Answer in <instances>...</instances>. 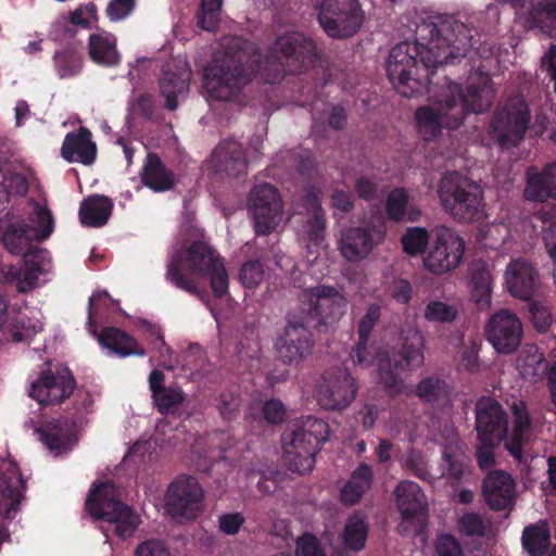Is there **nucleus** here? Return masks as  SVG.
Masks as SVG:
<instances>
[{"mask_svg": "<svg viewBox=\"0 0 556 556\" xmlns=\"http://www.w3.org/2000/svg\"><path fill=\"white\" fill-rule=\"evenodd\" d=\"M372 483V470L367 464H361L351 475L341 490V501L345 505L356 504Z\"/></svg>", "mask_w": 556, "mask_h": 556, "instance_id": "79ce46f5", "label": "nucleus"}, {"mask_svg": "<svg viewBox=\"0 0 556 556\" xmlns=\"http://www.w3.org/2000/svg\"><path fill=\"white\" fill-rule=\"evenodd\" d=\"M530 29H540L551 34L556 26V0H539L530 4L526 16Z\"/></svg>", "mask_w": 556, "mask_h": 556, "instance_id": "a19ab883", "label": "nucleus"}, {"mask_svg": "<svg viewBox=\"0 0 556 556\" xmlns=\"http://www.w3.org/2000/svg\"><path fill=\"white\" fill-rule=\"evenodd\" d=\"M407 194L403 189L393 190L387 199V212L391 219L402 220L406 214Z\"/></svg>", "mask_w": 556, "mask_h": 556, "instance_id": "4d7b16f0", "label": "nucleus"}, {"mask_svg": "<svg viewBox=\"0 0 556 556\" xmlns=\"http://www.w3.org/2000/svg\"><path fill=\"white\" fill-rule=\"evenodd\" d=\"M452 97L445 96L442 100L432 101L419 106L415 112L418 134L425 141L439 138L444 128L450 126L452 116Z\"/></svg>", "mask_w": 556, "mask_h": 556, "instance_id": "4be33fe9", "label": "nucleus"}, {"mask_svg": "<svg viewBox=\"0 0 556 556\" xmlns=\"http://www.w3.org/2000/svg\"><path fill=\"white\" fill-rule=\"evenodd\" d=\"M1 239L5 249L16 255H23L33 249L36 233L24 222L12 223L9 218L0 220Z\"/></svg>", "mask_w": 556, "mask_h": 556, "instance_id": "2f4dec72", "label": "nucleus"}, {"mask_svg": "<svg viewBox=\"0 0 556 556\" xmlns=\"http://www.w3.org/2000/svg\"><path fill=\"white\" fill-rule=\"evenodd\" d=\"M395 504L402 521L397 530L403 535L417 534L425 520L427 498L419 484L414 481H401L394 489Z\"/></svg>", "mask_w": 556, "mask_h": 556, "instance_id": "f3484780", "label": "nucleus"}, {"mask_svg": "<svg viewBox=\"0 0 556 556\" xmlns=\"http://www.w3.org/2000/svg\"><path fill=\"white\" fill-rule=\"evenodd\" d=\"M34 227L30 229L36 233V241H43L53 230V218L51 212L46 207H37L31 219Z\"/></svg>", "mask_w": 556, "mask_h": 556, "instance_id": "5fc2aeb1", "label": "nucleus"}, {"mask_svg": "<svg viewBox=\"0 0 556 556\" xmlns=\"http://www.w3.org/2000/svg\"><path fill=\"white\" fill-rule=\"evenodd\" d=\"M484 332L494 350L510 354L518 350L522 341V324L515 312L500 309L490 316Z\"/></svg>", "mask_w": 556, "mask_h": 556, "instance_id": "6ab92c4d", "label": "nucleus"}, {"mask_svg": "<svg viewBox=\"0 0 556 556\" xmlns=\"http://www.w3.org/2000/svg\"><path fill=\"white\" fill-rule=\"evenodd\" d=\"M75 388L76 381L68 368L48 362L30 383L28 395L40 405L50 406L64 402Z\"/></svg>", "mask_w": 556, "mask_h": 556, "instance_id": "ddd939ff", "label": "nucleus"}, {"mask_svg": "<svg viewBox=\"0 0 556 556\" xmlns=\"http://www.w3.org/2000/svg\"><path fill=\"white\" fill-rule=\"evenodd\" d=\"M210 277L211 288L215 296L222 298L228 290V275L217 251L207 242H192L185 252H176L166 270V278L177 288L193 295L203 296L192 277Z\"/></svg>", "mask_w": 556, "mask_h": 556, "instance_id": "f03ea898", "label": "nucleus"}, {"mask_svg": "<svg viewBox=\"0 0 556 556\" xmlns=\"http://www.w3.org/2000/svg\"><path fill=\"white\" fill-rule=\"evenodd\" d=\"M296 556H326L317 538L313 534H304L296 541Z\"/></svg>", "mask_w": 556, "mask_h": 556, "instance_id": "052dcab7", "label": "nucleus"}, {"mask_svg": "<svg viewBox=\"0 0 556 556\" xmlns=\"http://www.w3.org/2000/svg\"><path fill=\"white\" fill-rule=\"evenodd\" d=\"M25 481L14 462L0 459V515L11 518L23 498Z\"/></svg>", "mask_w": 556, "mask_h": 556, "instance_id": "b1692460", "label": "nucleus"}, {"mask_svg": "<svg viewBox=\"0 0 556 556\" xmlns=\"http://www.w3.org/2000/svg\"><path fill=\"white\" fill-rule=\"evenodd\" d=\"M531 123V111L522 98L509 99L505 106L497 109L491 127L502 149L517 147L526 137Z\"/></svg>", "mask_w": 556, "mask_h": 556, "instance_id": "f8f14e48", "label": "nucleus"}, {"mask_svg": "<svg viewBox=\"0 0 556 556\" xmlns=\"http://www.w3.org/2000/svg\"><path fill=\"white\" fill-rule=\"evenodd\" d=\"M248 206L257 235L270 233L282 220V201L278 190L269 184L256 185L251 189Z\"/></svg>", "mask_w": 556, "mask_h": 556, "instance_id": "2eb2a0df", "label": "nucleus"}, {"mask_svg": "<svg viewBox=\"0 0 556 556\" xmlns=\"http://www.w3.org/2000/svg\"><path fill=\"white\" fill-rule=\"evenodd\" d=\"M434 243L427 257H425V266L434 274H443L450 270L451 261L447 248L448 241L452 239V231L445 226L434 228Z\"/></svg>", "mask_w": 556, "mask_h": 556, "instance_id": "c9c22d12", "label": "nucleus"}, {"mask_svg": "<svg viewBox=\"0 0 556 556\" xmlns=\"http://www.w3.org/2000/svg\"><path fill=\"white\" fill-rule=\"evenodd\" d=\"M380 319V307L377 304L370 305L366 314L358 323V337L369 339V336Z\"/></svg>", "mask_w": 556, "mask_h": 556, "instance_id": "e2e57ef3", "label": "nucleus"}, {"mask_svg": "<svg viewBox=\"0 0 556 556\" xmlns=\"http://www.w3.org/2000/svg\"><path fill=\"white\" fill-rule=\"evenodd\" d=\"M302 202L306 211V219L302 225L301 233L313 244L320 245L325 239L326 216L320 204L319 191L314 187L306 188Z\"/></svg>", "mask_w": 556, "mask_h": 556, "instance_id": "c85d7f7f", "label": "nucleus"}, {"mask_svg": "<svg viewBox=\"0 0 556 556\" xmlns=\"http://www.w3.org/2000/svg\"><path fill=\"white\" fill-rule=\"evenodd\" d=\"M454 92L460 97L466 114H480L489 110L495 97L493 80L489 75H479L478 81L469 84L465 91L462 85L454 81Z\"/></svg>", "mask_w": 556, "mask_h": 556, "instance_id": "cd10ccee", "label": "nucleus"}, {"mask_svg": "<svg viewBox=\"0 0 556 556\" xmlns=\"http://www.w3.org/2000/svg\"><path fill=\"white\" fill-rule=\"evenodd\" d=\"M22 256L23 266L27 269L34 270L37 275L45 274L49 270L50 262L47 260V253L45 250L34 247Z\"/></svg>", "mask_w": 556, "mask_h": 556, "instance_id": "bf43d9fd", "label": "nucleus"}, {"mask_svg": "<svg viewBox=\"0 0 556 556\" xmlns=\"http://www.w3.org/2000/svg\"><path fill=\"white\" fill-rule=\"evenodd\" d=\"M302 299L308 303L306 311H295L307 316V324L316 321L318 331L333 329L346 312V298L334 287L319 285L302 292Z\"/></svg>", "mask_w": 556, "mask_h": 556, "instance_id": "9d476101", "label": "nucleus"}, {"mask_svg": "<svg viewBox=\"0 0 556 556\" xmlns=\"http://www.w3.org/2000/svg\"><path fill=\"white\" fill-rule=\"evenodd\" d=\"M261 54L254 42L226 37L213 64L205 71L208 94L218 101H235L250 84L260 66Z\"/></svg>", "mask_w": 556, "mask_h": 556, "instance_id": "f257e3e1", "label": "nucleus"}, {"mask_svg": "<svg viewBox=\"0 0 556 556\" xmlns=\"http://www.w3.org/2000/svg\"><path fill=\"white\" fill-rule=\"evenodd\" d=\"M530 321L535 330L540 333H545L549 330L554 318L547 306L540 303V301H530L529 303Z\"/></svg>", "mask_w": 556, "mask_h": 556, "instance_id": "864d4df0", "label": "nucleus"}, {"mask_svg": "<svg viewBox=\"0 0 556 556\" xmlns=\"http://www.w3.org/2000/svg\"><path fill=\"white\" fill-rule=\"evenodd\" d=\"M264 278L263 265L258 261H248L240 269V280L250 289L256 288Z\"/></svg>", "mask_w": 556, "mask_h": 556, "instance_id": "13d9d810", "label": "nucleus"}, {"mask_svg": "<svg viewBox=\"0 0 556 556\" xmlns=\"http://www.w3.org/2000/svg\"><path fill=\"white\" fill-rule=\"evenodd\" d=\"M469 295L478 311L492 304V277L484 261H473L469 266Z\"/></svg>", "mask_w": 556, "mask_h": 556, "instance_id": "7c9ffc66", "label": "nucleus"}, {"mask_svg": "<svg viewBox=\"0 0 556 556\" xmlns=\"http://www.w3.org/2000/svg\"><path fill=\"white\" fill-rule=\"evenodd\" d=\"M521 543L530 556H542L551 547V530L545 523L527 526L522 531Z\"/></svg>", "mask_w": 556, "mask_h": 556, "instance_id": "37998d69", "label": "nucleus"}, {"mask_svg": "<svg viewBox=\"0 0 556 556\" xmlns=\"http://www.w3.org/2000/svg\"><path fill=\"white\" fill-rule=\"evenodd\" d=\"M386 233L383 224L351 226L341 231L338 249L348 262L359 263L384 241Z\"/></svg>", "mask_w": 556, "mask_h": 556, "instance_id": "dca6fc26", "label": "nucleus"}, {"mask_svg": "<svg viewBox=\"0 0 556 556\" xmlns=\"http://www.w3.org/2000/svg\"><path fill=\"white\" fill-rule=\"evenodd\" d=\"M505 286L516 299L531 301L541 287L536 267L525 258L511 260L505 269Z\"/></svg>", "mask_w": 556, "mask_h": 556, "instance_id": "aec40b11", "label": "nucleus"}, {"mask_svg": "<svg viewBox=\"0 0 556 556\" xmlns=\"http://www.w3.org/2000/svg\"><path fill=\"white\" fill-rule=\"evenodd\" d=\"M191 75V70L184 60H173L163 65L160 92L165 98L167 110H176L178 100L187 96Z\"/></svg>", "mask_w": 556, "mask_h": 556, "instance_id": "412c9836", "label": "nucleus"}, {"mask_svg": "<svg viewBox=\"0 0 556 556\" xmlns=\"http://www.w3.org/2000/svg\"><path fill=\"white\" fill-rule=\"evenodd\" d=\"M428 241V231L422 227L408 228L401 239L403 250L412 256L422 253Z\"/></svg>", "mask_w": 556, "mask_h": 556, "instance_id": "09e8293b", "label": "nucleus"}, {"mask_svg": "<svg viewBox=\"0 0 556 556\" xmlns=\"http://www.w3.org/2000/svg\"><path fill=\"white\" fill-rule=\"evenodd\" d=\"M134 556H170V554L162 541L151 539L140 543L136 547Z\"/></svg>", "mask_w": 556, "mask_h": 556, "instance_id": "0e129e2a", "label": "nucleus"}, {"mask_svg": "<svg viewBox=\"0 0 556 556\" xmlns=\"http://www.w3.org/2000/svg\"><path fill=\"white\" fill-rule=\"evenodd\" d=\"M328 434L327 422L313 416L289 425L282 434L283 457L288 468L300 475L311 472L319 445L327 441Z\"/></svg>", "mask_w": 556, "mask_h": 556, "instance_id": "39448f33", "label": "nucleus"}, {"mask_svg": "<svg viewBox=\"0 0 556 556\" xmlns=\"http://www.w3.org/2000/svg\"><path fill=\"white\" fill-rule=\"evenodd\" d=\"M479 446L476 451V458L478 467L481 469H490L494 467V448L498 442H479Z\"/></svg>", "mask_w": 556, "mask_h": 556, "instance_id": "69168bd1", "label": "nucleus"}, {"mask_svg": "<svg viewBox=\"0 0 556 556\" xmlns=\"http://www.w3.org/2000/svg\"><path fill=\"white\" fill-rule=\"evenodd\" d=\"M426 42L416 38L415 42L402 41L395 45L387 60V74L403 97L410 98L422 87V54Z\"/></svg>", "mask_w": 556, "mask_h": 556, "instance_id": "423d86ee", "label": "nucleus"}, {"mask_svg": "<svg viewBox=\"0 0 556 556\" xmlns=\"http://www.w3.org/2000/svg\"><path fill=\"white\" fill-rule=\"evenodd\" d=\"M402 466L404 469L420 479L428 480L433 478L428 470L424 455L415 450H410L407 453L406 457L402 462Z\"/></svg>", "mask_w": 556, "mask_h": 556, "instance_id": "6e6d98bb", "label": "nucleus"}, {"mask_svg": "<svg viewBox=\"0 0 556 556\" xmlns=\"http://www.w3.org/2000/svg\"><path fill=\"white\" fill-rule=\"evenodd\" d=\"M113 202L105 195H90L79 207L80 223L88 227L105 225L112 214Z\"/></svg>", "mask_w": 556, "mask_h": 556, "instance_id": "e433bc0d", "label": "nucleus"}, {"mask_svg": "<svg viewBox=\"0 0 556 556\" xmlns=\"http://www.w3.org/2000/svg\"><path fill=\"white\" fill-rule=\"evenodd\" d=\"M86 509L94 519L114 525V532L123 538L134 534L140 523L139 516L127 505L116 500L114 485L110 482L100 484L86 501Z\"/></svg>", "mask_w": 556, "mask_h": 556, "instance_id": "6e6552de", "label": "nucleus"}, {"mask_svg": "<svg viewBox=\"0 0 556 556\" xmlns=\"http://www.w3.org/2000/svg\"><path fill=\"white\" fill-rule=\"evenodd\" d=\"M62 156L68 162H78L84 165L93 163L97 154L96 143L91 140V132L80 127L76 132H70L61 149Z\"/></svg>", "mask_w": 556, "mask_h": 556, "instance_id": "c756f323", "label": "nucleus"}, {"mask_svg": "<svg viewBox=\"0 0 556 556\" xmlns=\"http://www.w3.org/2000/svg\"><path fill=\"white\" fill-rule=\"evenodd\" d=\"M223 0H201L198 13L199 26L207 31H214L220 21Z\"/></svg>", "mask_w": 556, "mask_h": 556, "instance_id": "de8ad7c7", "label": "nucleus"}, {"mask_svg": "<svg viewBox=\"0 0 556 556\" xmlns=\"http://www.w3.org/2000/svg\"><path fill=\"white\" fill-rule=\"evenodd\" d=\"M210 164L213 174L220 179L240 176L247 168L241 143L231 139L223 141L214 150Z\"/></svg>", "mask_w": 556, "mask_h": 556, "instance_id": "393cba45", "label": "nucleus"}, {"mask_svg": "<svg viewBox=\"0 0 556 556\" xmlns=\"http://www.w3.org/2000/svg\"><path fill=\"white\" fill-rule=\"evenodd\" d=\"M323 30L333 39H346L358 33L365 21L359 0H312Z\"/></svg>", "mask_w": 556, "mask_h": 556, "instance_id": "0eeeda50", "label": "nucleus"}, {"mask_svg": "<svg viewBox=\"0 0 556 556\" xmlns=\"http://www.w3.org/2000/svg\"><path fill=\"white\" fill-rule=\"evenodd\" d=\"M313 344L307 316L295 311L289 313L287 325L275 344L278 358L285 364L298 365L311 354Z\"/></svg>", "mask_w": 556, "mask_h": 556, "instance_id": "4468645a", "label": "nucleus"}, {"mask_svg": "<svg viewBox=\"0 0 556 556\" xmlns=\"http://www.w3.org/2000/svg\"><path fill=\"white\" fill-rule=\"evenodd\" d=\"M204 490L193 476L181 473L168 485L165 494L166 513L182 522L198 518L204 510Z\"/></svg>", "mask_w": 556, "mask_h": 556, "instance_id": "9b49d317", "label": "nucleus"}, {"mask_svg": "<svg viewBox=\"0 0 556 556\" xmlns=\"http://www.w3.org/2000/svg\"><path fill=\"white\" fill-rule=\"evenodd\" d=\"M140 179L143 186L155 192L170 190L176 182L174 173L165 166L155 153H148L140 172Z\"/></svg>", "mask_w": 556, "mask_h": 556, "instance_id": "72a5a7b5", "label": "nucleus"}, {"mask_svg": "<svg viewBox=\"0 0 556 556\" xmlns=\"http://www.w3.org/2000/svg\"><path fill=\"white\" fill-rule=\"evenodd\" d=\"M415 35L427 43L422 54V87L433 85L450 89L452 17L447 14L430 15L416 25Z\"/></svg>", "mask_w": 556, "mask_h": 556, "instance_id": "20e7f679", "label": "nucleus"}, {"mask_svg": "<svg viewBox=\"0 0 556 556\" xmlns=\"http://www.w3.org/2000/svg\"><path fill=\"white\" fill-rule=\"evenodd\" d=\"M416 393L426 402L441 404L448 400V386L438 377H429L418 383Z\"/></svg>", "mask_w": 556, "mask_h": 556, "instance_id": "a18cd8bd", "label": "nucleus"}, {"mask_svg": "<svg viewBox=\"0 0 556 556\" xmlns=\"http://www.w3.org/2000/svg\"><path fill=\"white\" fill-rule=\"evenodd\" d=\"M457 529L460 535L484 536L486 526L482 515L475 511H467L457 519Z\"/></svg>", "mask_w": 556, "mask_h": 556, "instance_id": "3c124183", "label": "nucleus"}, {"mask_svg": "<svg viewBox=\"0 0 556 556\" xmlns=\"http://www.w3.org/2000/svg\"><path fill=\"white\" fill-rule=\"evenodd\" d=\"M99 341L104 348L122 357L146 354L131 336L114 327L104 328L99 336Z\"/></svg>", "mask_w": 556, "mask_h": 556, "instance_id": "4c0bfd02", "label": "nucleus"}, {"mask_svg": "<svg viewBox=\"0 0 556 556\" xmlns=\"http://www.w3.org/2000/svg\"><path fill=\"white\" fill-rule=\"evenodd\" d=\"M523 198L530 202L556 199V162L547 163L541 170L535 166L527 168Z\"/></svg>", "mask_w": 556, "mask_h": 556, "instance_id": "a878e982", "label": "nucleus"}, {"mask_svg": "<svg viewBox=\"0 0 556 556\" xmlns=\"http://www.w3.org/2000/svg\"><path fill=\"white\" fill-rule=\"evenodd\" d=\"M36 432L40 441L56 454L67 452L73 445L72 425L66 418L48 421L36 428Z\"/></svg>", "mask_w": 556, "mask_h": 556, "instance_id": "473e14b6", "label": "nucleus"}, {"mask_svg": "<svg viewBox=\"0 0 556 556\" xmlns=\"http://www.w3.org/2000/svg\"><path fill=\"white\" fill-rule=\"evenodd\" d=\"M243 522L244 517L240 513L224 514L218 518L220 531L228 535L238 533Z\"/></svg>", "mask_w": 556, "mask_h": 556, "instance_id": "774afa93", "label": "nucleus"}, {"mask_svg": "<svg viewBox=\"0 0 556 556\" xmlns=\"http://www.w3.org/2000/svg\"><path fill=\"white\" fill-rule=\"evenodd\" d=\"M131 112L139 114L146 119H152L155 113V104L151 94L140 93L132 98Z\"/></svg>", "mask_w": 556, "mask_h": 556, "instance_id": "680f3d73", "label": "nucleus"}, {"mask_svg": "<svg viewBox=\"0 0 556 556\" xmlns=\"http://www.w3.org/2000/svg\"><path fill=\"white\" fill-rule=\"evenodd\" d=\"M368 534V527L362 514H353L346 521L342 533L343 545L352 551L364 548Z\"/></svg>", "mask_w": 556, "mask_h": 556, "instance_id": "c03bdc74", "label": "nucleus"}, {"mask_svg": "<svg viewBox=\"0 0 556 556\" xmlns=\"http://www.w3.org/2000/svg\"><path fill=\"white\" fill-rule=\"evenodd\" d=\"M483 500L493 511L513 508L516 496V483L510 473L493 470L482 483Z\"/></svg>", "mask_w": 556, "mask_h": 556, "instance_id": "5701e85b", "label": "nucleus"}, {"mask_svg": "<svg viewBox=\"0 0 556 556\" xmlns=\"http://www.w3.org/2000/svg\"><path fill=\"white\" fill-rule=\"evenodd\" d=\"M37 273L26 267L11 268L5 275L4 280L8 282L15 281L18 292H28L38 286Z\"/></svg>", "mask_w": 556, "mask_h": 556, "instance_id": "603ef678", "label": "nucleus"}, {"mask_svg": "<svg viewBox=\"0 0 556 556\" xmlns=\"http://www.w3.org/2000/svg\"><path fill=\"white\" fill-rule=\"evenodd\" d=\"M377 367L379 383L386 392L391 396L400 394L403 390V379L400 372L407 368L402 359L393 354L381 353L378 357Z\"/></svg>", "mask_w": 556, "mask_h": 556, "instance_id": "f704fd0d", "label": "nucleus"}, {"mask_svg": "<svg viewBox=\"0 0 556 556\" xmlns=\"http://www.w3.org/2000/svg\"><path fill=\"white\" fill-rule=\"evenodd\" d=\"M357 392L356 380L346 368L326 371L317 387V402L327 410H341L351 405Z\"/></svg>", "mask_w": 556, "mask_h": 556, "instance_id": "a211bd4d", "label": "nucleus"}, {"mask_svg": "<svg viewBox=\"0 0 556 556\" xmlns=\"http://www.w3.org/2000/svg\"><path fill=\"white\" fill-rule=\"evenodd\" d=\"M88 48L91 60L98 64L114 66L119 61L116 39L112 34L99 31L90 35Z\"/></svg>", "mask_w": 556, "mask_h": 556, "instance_id": "58836bf2", "label": "nucleus"}, {"mask_svg": "<svg viewBox=\"0 0 556 556\" xmlns=\"http://www.w3.org/2000/svg\"><path fill=\"white\" fill-rule=\"evenodd\" d=\"M486 218L483 191L478 185L468 190L454 189V219L465 224L482 223Z\"/></svg>", "mask_w": 556, "mask_h": 556, "instance_id": "bb28decb", "label": "nucleus"}, {"mask_svg": "<svg viewBox=\"0 0 556 556\" xmlns=\"http://www.w3.org/2000/svg\"><path fill=\"white\" fill-rule=\"evenodd\" d=\"M153 399L159 412L168 414L182 404L185 396L179 388L166 387L165 389H159Z\"/></svg>", "mask_w": 556, "mask_h": 556, "instance_id": "8fccbe9b", "label": "nucleus"}, {"mask_svg": "<svg viewBox=\"0 0 556 556\" xmlns=\"http://www.w3.org/2000/svg\"><path fill=\"white\" fill-rule=\"evenodd\" d=\"M275 53L279 63L275 74L266 76L269 84L281 79L285 73L300 74L308 70L317 58L313 40L301 33L279 37L275 43Z\"/></svg>", "mask_w": 556, "mask_h": 556, "instance_id": "1a4fd4ad", "label": "nucleus"}, {"mask_svg": "<svg viewBox=\"0 0 556 556\" xmlns=\"http://www.w3.org/2000/svg\"><path fill=\"white\" fill-rule=\"evenodd\" d=\"M402 350L394 353L407 368L420 367L424 364V337L421 332L408 327L401 332Z\"/></svg>", "mask_w": 556, "mask_h": 556, "instance_id": "ea45409f", "label": "nucleus"}, {"mask_svg": "<svg viewBox=\"0 0 556 556\" xmlns=\"http://www.w3.org/2000/svg\"><path fill=\"white\" fill-rule=\"evenodd\" d=\"M451 307L440 301L430 302L425 309V318L429 321L444 323L451 319Z\"/></svg>", "mask_w": 556, "mask_h": 556, "instance_id": "338daca9", "label": "nucleus"}, {"mask_svg": "<svg viewBox=\"0 0 556 556\" xmlns=\"http://www.w3.org/2000/svg\"><path fill=\"white\" fill-rule=\"evenodd\" d=\"M513 428L508 433V416L502 404L494 397L483 396L476 403V430L479 442L505 441V450L521 464L523 445L531 431V416L523 400H515L511 405Z\"/></svg>", "mask_w": 556, "mask_h": 556, "instance_id": "7ed1b4c3", "label": "nucleus"}, {"mask_svg": "<svg viewBox=\"0 0 556 556\" xmlns=\"http://www.w3.org/2000/svg\"><path fill=\"white\" fill-rule=\"evenodd\" d=\"M556 211L552 206L546 211L534 214V219L541 223L544 247L552 260H556Z\"/></svg>", "mask_w": 556, "mask_h": 556, "instance_id": "49530a36", "label": "nucleus"}]
</instances>
